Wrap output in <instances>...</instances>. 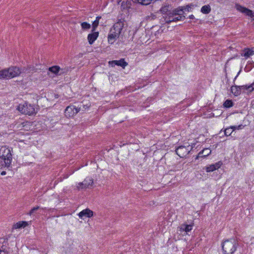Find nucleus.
Here are the masks:
<instances>
[{
	"instance_id": "obj_1",
	"label": "nucleus",
	"mask_w": 254,
	"mask_h": 254,
	"mask_svg": "<svg viewBox=\"0 0 254 254\" xmlns=\"http://www.w3.org/2000/svg\"><path fill=\"white\" fill-rule=\"evenodd\" d=\"M164 18L165 22L168 24L172 22L183 20L185 19V16L184 15V9L182 7H178L173 9L167 15L164 16Z\"/></svg>"
},
{
	"instance_id": "obj_2",
	"label": "nucleus",
	"mask_w": 254,
	"mask_h": 254,
	"mask_svg": "<svg viewBox=\"0 0 254 254\" xmlns=\"http://www.w3.org/2000/svg\"><path fill=\"white\" fill-rule=\"evenodd\" d=\"M124 26V21L121 19L119 20L117 22L114 24L112 28L110 29L108 36V40L109 44H113L119 37Z\"/></svg>"
},
{
	"instance_id": "obj_3",
	"label": "nucleus",
	"mask_w": 254,
	"mask_h": 254,
	"mask_svg": "<svg viewBox=\"0 0 254 254\" xmlns=\"http://www.w3.org/2000/svg\"><path fill=\"white\" fill-rule=\"evenodd\" d=\"M12 154L10 148L2 146L0 149V163L2 166L9 168L12 161Z\"/></svg>"
},
{
	"instance_id": "obj_4",
	"label": "nucleus",
	"mask_w": 254,
	"mask_h": 254,
	"mask_svg": "<svg viewBox=\"0 0 254 254\" xmlns=\"http://www.w3.org/2000/svg\"><path fill=\"white\" fill-rule=\"evenodd\" d=\"M223 254H234L238 246V241L234 238L224 240L221 244Z\"/></svg>"
},
{
	"instance_id": "obj_5",
	"label": "nucleus",
	"mask_w": 254,
	"mask_h": 254,
	"mask_svg": "<svg viewBox=\"0 0 254 254\" xmlns=\"http://www.w3.org/2000/svg\"><path fill=\"white\" fill-rule=\"evenodd\" d=\"M22 72L17 66H11L0 70V79H10L18 76Z\"/></svg>"
},
{
	"instance_id": "obj_6",
	"label": "nucleus",
	"mask_w": 254,
	"mask_h": 254,
	"mask_svg": "<svg viewBox=\"0 0 254 254\" xmlns=\"http://www.w3.org/2000/svg\"><path fill=\"white\" fill-rule=\"evenodd\" d=\"M17 109L22 114L26 115H31L36 113L34 106L27 103L20 104Z\"/></svg>"
},
{
	"instance_id": "obj_7",
	"label": "nucleus",
	"mask_w": 254,
	"mask_h": 254,
	"mask_svg": "<svg viewBox=\"0 0 254 254\" xmlns=\"http://www.w3.org/2000/svg\"><path fill=\"white\" fill-rule=\"evenodd\" d=\"M192 148V147L190 145L187 146L182 145L176 148V152L181 158H184L189 153Z\"/></svg>"
},
{
	"instance_id": "obj_8",
	"label": "nucleus",
	"mask_w": 254,
	"mask_h": 254,
	"mask_svg": "<svg viewBox=\"0 0 254 254\" xmlns=\"http://www.w3.org/2000/svg\"><path fill=\"white\" fill-rule=\"evenodd\" d=\"M80 107H76L72 105H69L64 110L65 116L67 118L73 117L80 111Z\"/></svg>"
},
{
	"instance_id": "obj_9",
	"label": "nucleus",
	"mask_w": 254,
	"mask_h": 254,
	"mask_svg": "<svg viewBox=\"0 0 254 254\" xmlns=\"http://www.w3.org/2000/svg\"><path fill=\"white\" fill-rule=\"evenodd\" d=\"M93 183V179L89 177H87L82 183H79L77 186L78 190L86 189L92 187Z\"/></svg>"
},
{
	"instance_id": "obj_10",
	"label": "nucleus",
	"mask_w": 254,
	"mask_h": 254,
	"mask_svg": "<svg viewBox=\"0 0 254 254\" xmlns=\"http://www.w3.org/2000/svg\"><path fill=\"white\" fill-rule=\"evenodd\" d=\"M236 8L238 11L245 14L246 15L249 16L251 18H253L254 20V12L252 10L239 4L236 5Z\"/></svg>"
},
{
	"instance_id": "obj_11",
	"label": "nucleus",
	"mask_w": 254,
	"mask_h": 254,
	"mask_svg": "<svg viewBox=\"0 0 254 254\" xmlns=\"http://www.w3.org/2000/svg\"><path fill=\"white\" fill-rule=\"evenodd\" d=\"M49 70L56 75H62L67 71V69H61L59 66L54 65L49 68Z\"/></svg>"
},
{
	"instance_id": "obj_12",
	"label": "nucleus",
	"mask_w": 254,
	"mask_h": 254,
	"mask_svg": "<svg viewBox=\"0 0 254 254\" xmlns=\"http://www.w3.org/2000/svg\"><path fill=\"white\" fill-rule=\"evenodd\" d=\"M222 163L221 161L215 163V164H211L205 167V170L207 172H213L216 170L218 169L222 166Z\"/></svg>"
},
{
	"instance_id": "obj_13",
	"label": "nucleus",
	"mask_w": 254,
	"mask_h": 254,
	"mask_svg": "<svg viewBox=\"0 0 254 254\" xmlns=\"http://www.w3.org/2000/svg\"><path fill=\"white\" fill-rule=\"evenodd\" d=\"M78 216L83 219L84 217L90 218L93 215V212L89 208L85 209L78 213Z\"/></svg>"
},
{
	"instance_id": "obj_14",
	"label": "nucleus",
	"mask_w": 254,
	"mask_h": 254,
	"mask_svg": "<svg viewBox=\"0 0 254 254\" xmlns=\"http://www.w3.org/2000/svg\"><path fill=\"white\" fill-rule=\"evenodd\" d=\"M241 56L244 57L246 59L254 55V47L251 48H245L241 53Z\"/></svg>"
},
{
	"instance_id": "obj_15",
	"label": "nucleus",
	"mask_w": 254,
	"mask_h": 254,
	"mask_svg": "<svg viewBox=\"0 0 254 254\" xmlns=\"http://www.w3.org/2000/svg\"><path fill=\"white\" fill-rule=\"evenodd\" d=\"M246 87L245 85L233 86L231 87V92L234 95L238 96L241 94L242 90L243 91L246 90Z\"/></svg>"
},
{
	"instance_id": "obj_16",
	"label": "nucleus",
	"mask_w": 254,
	"mask_h": 254,
	"mask_svg": "<svg viewBox=\"0 0 254 254\" xmlns=\"http://www.w3.org/2000/svg\"><path fill=\"white\" fill-rule=\"evenodd\" d=\"M211 153V150L209 148H204L199 152L196 156L195 159H198L199 158H205L209 155Z\"/></svg>"
},
{
	"instance_id": "obj_17",
	"label": "nucleus",
	"mask_w": 254,
	"mask_h": 254,
	"mask_svg": "<svg viewBox=\"0 0 254 254\" xmlns=\"http://www.w3.org/2000/svg\"><path fill=\"white\" fill-rule=\"evenodd\" d=\"M99 36L98 32H92V33L89 34L87 36V39L89 43L91 45L92 44L94 41L97 39Z\"/></svg>"
},
{
	"instance_id": "obj_18",
	"label": "nucleus",
	"mask_w": 254,
	"mask_h": 254,
	"mask_svg": "<svg viewBox=\"0 0 254 254\" xmlns=\"http://www.w3.org/2000/svg\"><path fill=\"white\" fill-rule=\"evenodd\" d=\"M172 9V6L170 4H165L163 5L161 8L160 9V11L163 14H166L168 13H169L170 11H171Z\"/></svg>"
},
{
	"instance_id": "obj_19",
	"label": "nucleus",
	"mask_w": 254,
	"mask_h": 254,
	"mask_svg": "<svg viewBox=\"0 0 254 254\" xmlns=\"http://www.w3.org/2000/svg\"><path fill=\"white\" fill-rule=\"evenodd\" d=\"M112 63L115 64L116 65L121 66L123 68H125L127 65V63L125 62L124 59H121L118 61H113Z\"/></svg>"
},
{
	"instance_id": "obj_20",
	"label": "nucleus",
	"mask_w": 254,
	"mask_h": 254,
	"mask_svg": "<svg viewBox=\"0 0 254 254\" xmlns=\"http://www.w3.org/2000/svg\"><path fill=\"white\" fill-rule=\"evenodd\" d=\"M192 225H187L186 224H182L180 226V229L182 231H185L186 232H188L192 230Z\"/></svg>"
},
{
	"instance_id": "obj_21",
	"label": "nucleus",
	"mask_w": 254,
	"mask_h": 254,
	"mask_svg": "<svg viewBox=\"0 0 254 254\" xmlns=\"http://www.w3.org/2000/svg\"><path fill=\"white\" fill-rule=\"evenodd\" d=\"M27 225V222L26 221H20L14 225L15 229L24 228Z\"/></svg>"
},
{
	"instance_id": "obj_22",
	"label": "nucleus",
	"mask_w": 254,
	"mask_h": 254,
	"mask_svg": "<svg viewBox=\"0 0 254 254\" xmlns=\"http://www.w3.org/2000/svg\"><path fill=\"white\" fill-rule=\"evenodd\" d=\"M101 18V16H97L96 18V20L92 23V31H95L96 28L98 27L99 25V20Z\"/></svg>"
},
{
	"instance_id": "obj_23",
	"label": "nucleus",
	"mask_w": 254,
	"mask_h": 254,
	"mask_svg": "<svg viewBox=\"0 0 254 254\" xmlns=\"http://www.w3.org/2000/svg\"><path fill=\"white\" fill-rule=\"evenodd\" d=\"M210 10V6L209 5H203L201 8V11L204 14L209 13Z\"/></svg>"
},
{
	"instance_id": "obj_24",
	"label": "nucleus",
	"mask_w": 254,
	"mask_h": 254,
	"mask_svg": "<svg viewBox=\"0 0 254 254\" xmlns=\"http://www.w3.org/2000/svg\"><path fill=\"white\" fill-rule=\"evenodd\" d=\"M134 2L142 5H147L150 4L153 0H133Z\"/></svg>"
},
{
	"instance_id": "obj_25",
	"label": "nucleus",
	"mask_w": 254,
	"mask_h": 254,
	"mask_svg": "<svg viewBox=\"0 0 254 254\" xmlns=\"http://www.w3.org/2000/svg\"><path fill=\"white\" fill-rule=\"evenodd\" d=\"M224 107L228 108L233 106V103L231 100L227 99L223 103Z\"/></svg>"
},
{
	"instance_id": "obj_26",
	"label": "nucleus",
	"mask_w": 254,
	"mask_h": 254,
	"mask_svg": "<svg viewBox=\"0 0 254 254\" xmlns=\"http://www.w3.org/2000/svg\"><path fill=\"white\" fill-rule=\"evenodd\" d=\"M81 26L82 29L84 30L89 29L91 28V25L86 22L81 23Z\"/></svg>"
},
{
	"instance_id": "obj_27",
	"label": "nucleus",
	"mask_w": 254,
	"mask_h": 254,
	"mask_svg": "<svg viewBox=\"0 0 254 254\" xmlns=\"http://www.w3.org/2000/svg\"><path fill=\"white\" fill-rule=\"evenodd\" d=\"M234 130L232 129L231 126L225 129L224 130L225 135L226 136L230 135Z\"/></svg>"
},
{
	"instance_id": "obj_28",
	"label": "nucleus",
	"mask_w": 254,
	"mask_h": 254,
	"mask_svg": "<svg viewBox=\"0 0 254 254\" xmlns=\"http://www.w3.org/2000/svg\"><path fill=\"white\" fill-rule=\"evenodd\" d=\"M246 87H245L246 90H248L250 92H252L254 90V82L251 84L250 85H245Z\"/></svg>"
},
{
	"instance_id": "obj_29",
	"label": "nucleus",
	"mask_w": 254,
	"mask_h": 254,
	"mask_svg": "<svg viewBox=\"0 0 254 254\" xmlns=\"http://www.w3.org/2000/svg\"><path fill=\"white\" fill-rule=\"evenodd\" d=\"M232 129L234 130L235 129H242V128H244V126H243V125H240L238 126H231Z\"/></svg>"
},
{
	"instance_id": "obj_30",
	"label": "nucleus",
	"mask_w": 254,
	"mask_h": 254,
	"mask_svg": "<svg viewBox=\"0 0 254 254\" xmlns=\"http://www.w3.org/2000/svg\"><path fill=\"white\" fill-rule=\"evenodd\" d=\"M39 208V206H36V207H33L30 211V212H29V215H32L36 210H38V209Z\"/></svg>"
},
{
	"instance_id": "obj_31",
	"label": "nucleus",
	"mask_w": 254,
	"mask_h": 254,
	"mask_svg": "<svg viewBox=\"0 0 254 254\" xmlns=\"http://www.w3.org/2000/svg\"><path fill=\"white\" fill-rule=\"evenodd\" d=\"M182 7L184 9V11L186 10L188 11H189L191 8V6L189 5Z\"/></svg>"
},
{
	"instance_id": "obj_32",
	"label": "nucleus",
	"mask_w": 254,
	"mask_h": 254,
	"mask_svg": "<svg viewBox=\"0 0 254 254\" xmlns=\"http://www.w3.org/2000/svg\"><path fill=\"white\" fill-rule=\"evenodd\" d=\"M189 18L191 19H193L194 18V16L193 15L191 14L189 16Z\"/></svg>"
},
{
	"instance_id": "obj_33",
	"label": "nucleus",
	"mask_w": 254,
	"mask_h": 254,
	"mask_svg": "<svg viewBox=\"0 0 254 254\" xmlns=\"http://www.w3.org/2000/svg\"><path fill=\"white\" fill-rule=\"evenodd\" d=\"M0 254H7L5 252L0 250Z\"/></svg>"
},
{
	"instance_id": "obj_34",
	"label": "nucleus",
	"mask_w": 254,
	"mask_h": 254,
	"mask_svg": "<svg viewBox=\"0 0 254 254\" xmlns=\"http://www.w3.org/2000/svg\"><path fill=\"white\" fill-rule=\"evenodd\" d=\"M6 174V173L5 171H2L1 173V175H5Z\"/></svg>"
},
{
	"instance_id": "obj_35",
	"label": "nucleus",
	"mask_w": 254,
	"mask_h": 254,
	"mask_svg": "<svg viewBox=\"0 0 254 254\" xmlns=\"http://www.w3.org/2000/svg\"><path fill=\"white\" fill-rule=\"evenodd\" d=\"M83 108L85 109V110H86V108H88V106H85V105H84V106H83Z\"/></svg>"
}]
</instances>
